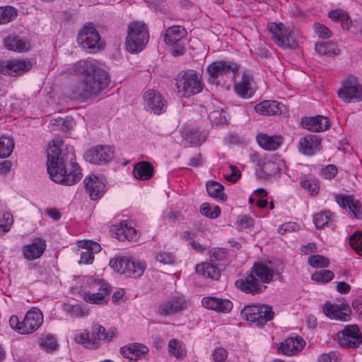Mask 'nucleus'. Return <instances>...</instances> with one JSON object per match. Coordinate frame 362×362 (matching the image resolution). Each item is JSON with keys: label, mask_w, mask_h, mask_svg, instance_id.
<instances>
[{"label": "nucleus", "mask_w": 362, "mask_h": 362, "mask_svg": "<svg viewBox=\"0 0 362 362\" xmlns=\"http://www.w3.org/2000/svg\"><path fill=\"white\" fill-rule=\"evenodd\" d=\"M63 141L54 139L47 149V173L54 182L71 186L82 177L81 170L76 162L74 148L67 146L61 149Z\"/></svg>", "instance_id": "nucleus-1"}, {"label": "nucleus", "mask_w": 362, "mask_h": 362, "mask_svg": "<svg viewBox=\"0 0 362 362\" xmlns=\"http://www.w3.org/2000/svg\"><path fill=\"white\" fill-rule=\"evenodd\" d=\"M76 75L83 76V79L75 84L71 92L74 100H86L103 91L109 84L107 74L95 60H81L73 67Z\"/></svg>", "instance_id": "nucleus-2"}, {"label": "nucleus", "mask_w": 362, "mask_h": 362, "mask_svg": "<svg viewBox=\"0 0 362 362\" xmlns=\"http://www.w3.org/2000/svg\"><path fill=\"white\" fill-rule=\"evenodd\" d=\"M274 270L263 262H255L250 271L235 282L237 288L246 294H261L267 288V284L274 281Z\"/></svg>", "instance_id": "nucleus-3"}, {"label": "nucleus", "mask_w": 362, "mask_h": 362, "mask_svg": "<svg viewBox=\"0 0 362 362\" xmlns=\"http://www.w3.org/2000/svg\"><path fill=\"white\" fill-rule=\"evenodd\" d=\"M175 81L177 93L184 98L198 94L203 90L202 76L194 70L180 71Z\"/></svg>", "instance_id": "nucleus-4"}, {"label": "nucleus", "mask_w": 362, "mask_h": 362, "mask_svg": "<svg viewBox=\"0 0 362 362\" xmlns=\"http://www.w3.org/2000/svg\"><path fill=\"white\" fill-rule=\"evenodd\" d=\"M42 323L43 315L36 307L31 308L22 320L16 315H12L9 319L11 327L21 334H28L35 332Z\"/></svg>", "instance_id": "nucleus-5"}, {"label": "nucleus", "mask_w": 362, "mask_h": 362, "mask_svg": "<svg viewBox=\"0 0 362 362\" xmlns=\"http://www.w3.org/2000/svg\"><path fill=\"white\" fill-rule=\"evenodd\" d=\"M149 40L146 24H129L125 39V48L132 54L141 52Z\"/></svg>", "instance_id": "nucleus-6"}, {"label": "nucleus", "mask_w": 362, "mask_h": 362, "mask_svg": "<svg viewBox=\"0 0 362 362\" xmlns=\"http://www.w3.org/2000/svg\"><path fill=\"white\" fill-rule=\"evenodd\" d=\"M240 66L234 62L219 60L214 62L207 67L209 74V82L213 84L219 85L221 78H230L233 81L235 80V76L239 71Z\"/></svg>", "instance_id": "nucleus-7"}, {"label": "nucleus", "mask_w": 362, "mask_h": 362, "mask_svg": "<svg viewBox=\"0 0 362 362\" xmlns=\"http://www.w3.org/2000/svg\"><path fill=\"white\" fill-rule=\"evenodd\" d=\"M240 314L243 319L259 327L264 326L274 317L272 307L265 304L246 305Z\"/></svg>", "instance_id": "nucleus-8"}, {"label": "nucleus", "mask_w": 362, "mask_h": 362, "mask_svg": "<svg viewBox=\"0 0 362 362\" xmlns=\"http://www.w3.org/2000/svg\"><path fill=\"white\" fill-rule=\"evenodd\" d=\"M267 29L274 42L282 48L295 49L297 42L294 28L291 24H267Z\"/></svg>", "instance_id": "nucleus-9"}, {"label": "nucleus", "mask_w": 362, "mask_h": 362, "mask_svg": "<svg viewBox=\"0 0 362 362\" xmlns=\"http://www.w3.org/2000/svg\"><path fill=\"white\" fill-rule=\"evenodd\" d=\"M77 42L90 53H95L105 48V43L100 40V36L93 24H84L77 36Z\"/></svg>", "instance_id": "nucleus-10"}, {"label": "nucleus", "mask_w": 362, "mask_h": 362, "mask_svg": "<svg viewBox=\"0 0 362 362\" xmlns=\"http://www.w3.org/2000/svg\"><path fill=\"white\" fill-rule=\"evenodd\" d=\"M87 282L92 289L98 286V292H86L83 295V300L92 304L104 305L107 303L111 292V286L100 279L93 276L88 277Z\"/></svg>", "instance_id": "nucleus-11"}, {"label": "nucleus", "mask_w": 362, "mask_h": 362, "mask_svg": "<svg viewBox=\"0 0 362 362\" xmlns=\"http://www.w3.org/2000/svg\"><path fill=\"white\" fill-rule=\"evenodd\" d=\"M338 95L343 101L350 103L352 100L359 101L362 99V86L358 78L351 75L346 78L338 90Z\"/></svg>", "instance_id": "nucleus-12"}, {"label": "nucleus", "mask_w": 362, "mask_h": 362, "mask_svg": "<svg viewBox=\"0 0 362 362\" xmlns=\"http://www.w3.org/2000/svg\"><path fill=\"white\" fill-rule=\"evenodd\" d=\"M338 342L341 347L356 349L362 344V336L356 325H347L338 333Z\"/></svg>", "instance_id": "nucleus-13"}, {"label": "nucleus", "mask_w": 362, "mask_h": 362, "mask_svg": "<svg viewBox=\"0 0 362 362\" xmlns=\"http://www.w3.org/2000/svg\"><path fill=\"white\" fill-rule=\"evenodd\" d=\"M144 105L146 110L155 115H160L167 109V101L157 90L148 89L143 95Z\"/></svg>", "instance_id": "nucleus-14"}, {"label": "nucleus", "mask_w": 362, "mask_h": 362, "mask_svg": "<svg viewBox=\"0 0 362 362\" xmlns=\"http://www.w3.org/2000/svg\"><path fill=\"white\" fill-rule=\"evenodd\" d=\"M32 68L29 61L21 59H9L0 61V74L16 77L28 71Z\"/></svg>", "instance_id": "nucleus-15"}, {"label": "nucleus", "mask_w": 362, "mask_h": 362, "mask_svg": "<svg viewBox=\"0 0 362 362\" xmlns=\"http://www.w3.org/2000/svg\"><path fill=\"white\" fill-rule=\"evenodd\" d=\"M113 151L106 145H98L86 151L85 160L92 164L104 165L112 160Z\"/></svg>", "instance_id": "nucleus-16"}, {"label": "nucleus", "mask_w": 362, "mask_h": 362, "mask_svg": "<svg viewBox=\"0 0 362 362\" xmlns=\"http://www.w3.org/2000/svg\"><path fill=\"white\" fill-rule=\"evenodd\" d=\"M83 183L86 191L92 200L100 199L105 191L106 185L103 177L89 175L84 179Z\"/></svg>", "instance_id": "nucleus-17"}, {"label": "nucleus", "mask_w": 362, "mask_h": 362, "mask_svg": "<svg viewBox=\"0 0 362 362\" xmlns=\"http://www.w3.org/2000/svg\"><path fill=\"white\" fill-rule=\"evenodd\" d=\"M46 247L47 243L44 238L40 237L35 238L29 244L23 246V256L28 261L37 259L43 255Z\"/></svg>", "instance_id": "nucleus-18"}, {"label": "nucleus", "mask_w": 362, "mask_h": 362, "mask_svg": "<svg viewBox=\"0 0 362 362\" xmlns=\"http://www.w3.org/2000/svg\"><path fill=\"white\" fill-rule=\"evenodd\" d=\"M131 221H122L119 225L115 226V238L121 241L136 242L141 233L132 226Z\"/></svg>", "instance_id": "nucleus-19"}, {"label": "nucleus", "mask_w": 362, "mask_h": 362, "mask_svg": "<svg viewBox=\"0 0 362 362\" xmlns=\"http://www.w3.org/2000/svg\"><path fill=\"white\" fill-rule=\"evenodd\" d=\"M321 142L319 136L309 134L300 139L298 149L305 156H313L320 150Z\"/></svg>", "instance_id": "nucleus-20"}, {"label": "nucleus", "mask_w": 362, "mask_h": 362, "mask_svg": "<svg viewBox=\"0 0 362 362\" xmlns=\"http://www.w3.org/2000/svg\"><path fill=\"white\" fill-rule=\"evenodd\" d=\"M335 201L352 217H354L357 219L362 218V206L359 201L354 199L351 197L346 194L336 195Z\"/></svg>", "instance_id": "nucleus-21"}, {"label": "nucleus", "mask_w": 362, "mask_h": 362, "mask_svg": "<svg viewBox=\"0 0 362 362\" xmlns=\"http://www.w3.org/2000/svg\"><path fill=\"white\" fill-rule=\"evenodd\" d=\"M187 308V301L182 297H173L160 304L158 308V313L162 316L173 315Z\"/></svg>", "instance_id": "nucleus-22"}, {"label": "nucleus", "mask_w": 362, "mask_h": 362, "mask_svg": "<svg viewBox=\"0 0 362 362\" xmlns=\"http://www.w3.org/2000/svg\"><path fill=\"white\" fill-rule=\"evenodd\" d=\"M149 351L148 348L141 343L129 344L120 349V354L130 362H137Z\"/></svg>", "instance_id": "nucleus-23"}, {"label": "nucleus", "mask_w": 362, "mask_h": 362, "mask_svg": "<svg viewBox=\"0 0 362 362\" xmlns=\"http://www.w3.org/2000/svg\"><path fill=\"white\" fill-rule=\"evenodd\" d=\"M301 122L304 128L317 132H324L330 126L329 119L322 115L303 117Z\"/></svg>", "instance_id": "nucleus-24"}, {"label": "nucleus", "mask_w": 362, "mask_h": 362, "mask_svg": "<svg viewBox=\"0 0 362 362\" xmlns=\"http://www.w3.org/2000/svg\"><path fill=\"white\" fill-rule=\"evenodd\" d=\"M253 82L252 76L248 72L244 71L241 81L234 85L235 93L243 98H251L255 93L252 88Z\"/></svg>", "instance_id": "nucleus-25"}, {"label": "nucleus", "mask_w": 362, "mask_h": 362, "mask_svg": "<svg viewBox=\"0 0 362 362\" xmlns=\"http://www.w3.org/2000/svg\"><path fill=\"white\" fill-rule=\"evenodd\" d=\"M202 303L207 309L223 313H229L233 308V303L230 300L216 297H204Z\"/></svg>", "instance_id": "nucleus-26"}, {"label": "nucleus", "mask_w": 362, "mask_h": 362, "mask_svg": "<svg viewBox=\"0 0 362 362\" xmlns=\"http://www.w3.org/2000/svg\"><path fill=\"white\" fill-rule=\"evenodd\" d=\"M305 341L300 337H290L278 346L281 352L287 356H293L300 351L305 346Z\"/></svg>", "instance_id": "nucleus-27"}, {"label": "nucleus", "mask_w": 362, "mask_h": 362, "mask_svg": "<svg viewBox=\"0 0 362 362\" xmlns=\"http://www.w3.org/2000/svg\"><path fill=\"white\" fill-rule=\"evenodd\" d=\"M255 110L263 115H277L284 112L285 106L275 100H264L256 105Z\"/></svg>", "instance_id": "nucleus-28"}, {"label": "nucleus", "mask_w": 362, "mask_h": 362, "mask_svg": "<svg viewBox=\"0 0 362 362\" xmlns=\"http://www.w3.org/2000/svg\"><path fill=\"white\" fill-rule=\"evenodd\" d=\"M4 41L5 47L8 50L16 52H25L30 49V42L18 36L7 37L4 40Z\"/></svg>", "instance_id": "nucleus-29"}, {"label": "nucleus", "mask_w": 362, "mask_h": 362, "mask_svg": "<svg viewBox=\"0 0 362 362\" xmlns=\"http://www.w3.org/2000/svg\"><path fill=\"white\" fill-rule=\"evenodd\" d=\"M133 174L137 180H148L153 176L154 168L148 161H141L134 165Z\"/></svg>", "instance_id": "nucleus-30"}, {"label": "nucleus", "mask_w": 362, "mask_h": 362, "mask_svg": "<svg viewBox=\"0 0 362 362\" xmlns=\"http://www.w3.org/2000/svg\"><path fill=\"white\" fill-rule=\"evenodd\" d=\"M196 272L199 275L204 276L205 278L214 280H217L221 276V269L212 262L197 264Z\"/></svg>", "instance_id": "nucleus-31"}, {"label": "nucleus", "mask_w": 362, "mask_h": 362, "mask_svg": "<svg viewBox=\"0 0 362 362\" xmlns=\"http://www.w3.org/2000/svg\"><path fill=\"white\" fill-rule=\"evenodd\" d=\"M187 35L186 28L180 25H173L165 30L164 42L166 44L175 43L182 41Z\"/></svg>", "instance_id": "nucleus-32"}, {"label": "nucleus", "mask_w": 362, "mask_h": 362, "mask_svg": "<svg viewBox=\"0 0 362 362\" xmlns=\"http://www.w3.org/2000/svg\"><path fill=\"white\" fill-rule=\"evenodd\" d=\"M257 141L262 148L267 151H274L281 144L282 138L280 136L259 134L257 136Z\"/></svg>", "instance_id": "nucleus-33"}, {"label": "nucleus", "mask_w": 362, "mask_h": 362, "mask_svg": "<svg viewBox=\"0 0 362 362\" xmlns=\"http://www.w3.org/2000/svg\"><path fill=\"white\" fill-rule=\"evenodd\" d=\"M257 166L262 175L265 177H272L279 173V165L269 158L259 160Z\"/></svg>", "instance_id": "nucleus-34"}, {"label": "nucleus", "mask_w": 362, "mask_h": 362, "mask_svg": "<svg viewBox=\"0 0 362 362\" xmlns=\"http://www.w3.org/2000/svg\"><path fill=\"white\" fill-rule=\"evenodd\" d=\"M323 312L330 319L339 320L340 321L346 320L347 313L343 312L337 305L325 304Z\"/></svg>", "instance_id": "nucleus-35"}, {"label": "nucleus", "mask_w": 362, "mask_h": 362, "mask_svg": "<svg viewBox=\"0 0 362 362\" xmlns=\"http://www.w3.org/2000/svg\"><path fill=\"white\" fill-rule=\"evenodd\" d=\"M63 309L66 314L72 318L86 317L88 314V310L78 303H64L63 305Z\"/></svg>", "instance_id": "nucleus-36"}, {"label": "nucleus", "mask_w": 362, "mask_h": 362, "mask_svg": "<svg viewBox=\"0 0 362 362\" xmlns=\"http://www.w3.org/2000/svg\"><path fill=\"white\" fill-rule=\"evenodd\" d=\"M315 50L320 55H326L329 57L339 55L340 52L337 45L330 41L316 43Z\"/></svg>", "instance_id": "nucleus-37"}, {"label": "nucleus", "mask_w": 362, "mask_h": 362, "mask_svg": "<svg viewBox=\"0 0 362 362\" xmlns=\"http://www.w3.org/2000/svg\"><path fill=\"white\" fill-rule=\"evenodd\" d=\"M18 11L12 6H0V23H10L21 20Z\"/></svg>", "instance_id": "nucleus-38"}, {"label": "nucleus", "mask_w": 362, "mask_h": 362, "mask_svg": "<svg viewBox=\"0 0 362 362\" xmlns=\"http://www.w3.org/2000/svg\"><path fill=\"white\" fill-rule=\"evenodd\" d=\"M127 264V276L133 278L141 276L146 267L145 262L129 258Z\"/></svg>", "instance_id": "nucleus-39"}, {"label": "nucleus", "mask_w": 362, "mask_h": 362, "mask_svg": "<svg viewBox=\"0 0 362 362\" xmlns=\"http://www.w3.org/2000/svg\"><path fill=\"white\" fill-rule=\"evenodd\" d=\"M223 189V186L218 182L211 181L206 184V190L210 197L225 202L227 197L224 194Z\"/></svg>", "instance_id": "nucleus-40"}, {"label": "nucleus", "mask_w": 362, "mask_h": 362, "mask_svg": "<svg viewBox=\"0 0 362 362\" xmlns=\"http://www.w3.org/2000/svg\"><path fill=\"white\" fill-rule=\"evenodd\" d=\"M184 141L191 146H199L204 141V136L197 130L187 129L183 133Z\"/></svg>", "instance_id": "nucleus-41"}, {"label": "nucleus", "mask_w": 362, "mask_h": 362, "mask_svg": "<svg viewBox=\"0 0 362 362\" xmlns=\"http://www.w3.org/2000/svg\"><path fill=\"white\" fill-rule=\"evenodd\" d=\"M13 138L9 136L0 137V158H6L11 156L14 148Z\"/></svg>", "instance_id": "nucleus-42"}, {"label": "nucleus", "mask_w": 362, "mask_h": 362, "mask_svg": "<svg viewBox=\"0 0 362 362\" xmlns=\"http://www.w3.org/2000/svg\"><path fill=\"white\" fill-rule=\"evenodd\" d=\"M74 339L76 343L83 344L88 349H96L98 347L97 341L90 339L88 331L75 334Z\"/></svg>", "instance_id": "nucleus-43"}, {"label": "nucleus", "mask_w": 362, "mask_h": 362, "mask_svg": "<svg viewBox=\"0 0 362 362\" xmlns=\"http://www.w3.org/2000/svg\"><path fill=\"white\" fill-rule=\"evenodd\" d=\"M113 332H107L105 328L99 324H95L92 327V337L95 339L110 341Z\"/></svg>", "instance_id": "nucleus-44"}, {"label": "nucleus", "mask_w": 362, "mask_h": 362, "mask_svg": "<svg viewBox=\"0 0 362 362\" xmlns=\"http://www.w3.org/2000/svg\"><path fill=\"white\" fill-rule=\"evenodd\" d=\"M168 352L171 356H174L177 358H183L185 355L181 341L177 339H172L169 341Z\"/></svg>", "instance_id": "nucleus-45"}, {"label": "nucleus", "mask_w": 362, "mask_h": 362, "mask_svg": "<svg viewBox=\"0 0 362 362\" xmlns=\"http://www.w3.org/2000/svg\"><path fill=\"white\" fill-rule=\"evenodd\" d=\"M38 344L41 349L47 352L56 350L57 346L56 339L49 334L39 338Z\"/></svg>", "instance_id": "nucleus-46"}, {"label": "nucleus", "mask_w": 362, "mask_h": 362, "mask_svg": "<svg viewBox=\"0 0 362 362\" xmlns=\"http://www.w3.org/2000/svg\"><path fill=\"white\" fill-rule=\"evenodd\" d=\"M334 277V273L330 270H321L313 273L311 276L313 281L317 283L326 284L332 281Z\"/></svg>", "instance_id": "nucleus-47"}, {"label": "nucleus", "mask_w": 362, "mask_h": 362, "mask_svg": "<svg viewBox=\"0 0 362 362\" xmlns=\"http://www.w3.org/2000/svg\"><path fill=\"white\" fill-rule=\"evenodd\" d=\"M332 220L330 211H325L315 214L313 216V222L317 228H322Z\"/></svg>", "instance_id": "nucleus-48"}, {"label": "nucleus", "mask_w": 362, "mask_h": 362, "mask_svg": "<svg viewBox=\"0 0 362 362\" xmlns=\"http://www.w3.org/2000/svg\"><path fill=\"white\" fill-rule=\"evenodd\" d=\"M328 17L332 21H339L340 23H352L348 13L342 9H334L328 13Z\"/></svg>", "instance_id": "nucleus-49"}, {"label": "nucleus", "mask_w": 362, "mask_h": 362, "mask_svg": "<svg viewBox=\"0 0 362 362\" xmlns=\"http://www.w3.org/2000/svg\"><path fill=\"white\" fill-rule=\"evenodd\" d=\"M200 213L207 218L214 219L220 216L221 209L218 206L211 209L209 203H204L200 206Z\"/></svg>", "instance_id": "nucleus-50"}, {"label": "nucleus", "mask_w": 362, "mask_h": 362, "mask_svg": "<svg viewBox=\"0 0 362 362\" xmlns=\"http://www.w3.org/2000/svg\"><path fill=\"white\" fill-rule=\"evenodd\" d=\"M300 184L301 187L309 191L312 195H315L319 192L320 185L315 180L305 177L300 180Z\"/></svg>", "instance_id": "nucleus-51"}, {"label": "nucleus", "mask_w": 362, "mask_h": 362, "mask_svg": "<svg viewBox=\"0 0 362 362\" xmlns=\"http://www.w3.org/2000/svg\"><path fill=\"white\" fill-rule=\"evenodd\" d=\"M349 244L358 255H362V233L356 231L349 238Z\"/></svg>", "instance_id": "nucleus-52"}, {"label": "nucleus", "mask_w": 362, "mask_h": 362, "mask_svg": "<svg viewBox=\"0 0 362 362\" xmlns=\"http://www.w3.org/2000/svg\"><path fill=\"white\" fill-rule=\"evenodd\" d=\"M308 264L314 268H322L327 267L329 264V261L322 255H315L308 257Z\"/></svg>", "instance_id": "nucleus-53"}, {"label": "nucleus", "mask_w": 362, "mask_h": 362, "mask_svg": "<svg viewBox=\"0 0 362 362\" xmlns=\"http://www.w3.org/2000/svg\"><path fill=\"white\" fill-rule=\"evenodd\" d=\"M129 262V258L126 257H117L115 259V272L124 274L127 276V267Z\"/></svg>", "instance_id": "nucleus-54"}, {"label": "nucleus", "mask_w": 362, "mask_h": 362, "mask_svg": "<svg viewBox=\"0 0 362 362\" xmlns=\"http://www.w3.org/2000/svg\"><path fill=\"white\" fill-rule=\"evenodd\" d=\"M214 125H219L227 123L226 112L223 111L215 110L210 113L209 116Z\"/></svg>", "instance_id": "nucleus-55"}, {"label": "nucleus", "mask_w": 362, "mask_h": 362, "mask_svg": "<svg viewBox=\"0 0 362 362\" xmlns=\"http://www.w3.org/2000/svg\"><path fill=\"white\" fill-rule=\"evenodd\" d=\"M228 255L226 248H214L211 250L210 260L212 262L216 261H223L226 259Z\"/></svg>", "instance_id": "nucleus-56"}, {"label": "nucleus", "mask_w": 362, "mask_h": 362, "mask_svg": "<svg viewBox=\"0 0 362 362\" xmlns=\"http://www.w3.org/2000/svg\"><path fill=\"white\" fill-rule=\"evenodd\" d=\"M78 246L81 249H88L89 251L93 252V255L100 252L101 250L100 245L93 240L78 241Z\"/></svg>", "instance_id": "nucleus-57"}, {"label": "nucleus", "mask_w": 362, "mask_h": 362, "mask_svg": "<svg viewBox=\"0 0 362 362\" xmlns=\"http://www.w3.org/2000/svg\"><path fill=\"white\" fill-rule=\"evenodd\" d=\"M315 32L320 38L327 39L332 35V31L325 24H314Z\"/></svg>", "instance_id": "nucleus-58"}, {"label": "nucleus", "mask_w": 362, "mask_h": 362, "mask_svg": "<svg viewBox=\"0 0 362 362\" xmlns=\"http://www.w3.org/2000/svg\"><path fill=\"white\" fill-rule=\"evenodd\" d=\"M83 250H84L80 251V259L78 261V264H92L94 260V255H93V252L89 251L88 249Z\"/></svg>", "instance_id": "nucleus-59"}, {"label": "nucleus", "mask_w": 362, "mask_h": 362, "mask_svg": "<svg viewBox=\"0 0 362 362\" xmlns=\"http://www.w3.org/2000/svg\"><path fill=\"white\" fill-rule=\"evenodd\" d=\"M156 259L162 264H172L175 260V255L172 252H160L156 255Z\"/></svg>", "instance_id": "nucleus-60"}, {"label": "nucleus", "mask_w": 362, "mask_h": 362, "mask_svg": "<svg viewBox=\"0 0 362 362\" xmlns=\"http://www.w3.org/2000/svg\"><path fill=\"white\" fill-rule=\"evenodd\" d=\"M173 47L171 48V54L174 57H179L184 54L185 52V45L182 41L170 44Z\"/></svg>", "instance_id": "nucleus-61"}, {"label": "nucleus", "mask_w": 362, "mask_h": 362, "mask_svg": "<svg viewBox=\"0 0 362 362\" xmlns=\"http://www.w3.org/2000/svg\"><path fill=\"white\" fill-rule=\"evenodd\" d=\"M337 168L334 165H328L325 168L322 170V176L325 179H332L337 174Z\"/></svg>", "instance_id": "nucleus-62"}, {"label": "nucleus", "mask_w": 362, "mask_h": 362, "mask_svg": "<svg viewBox=\"0 0 362 362\" xmlns=\"http://www.w3.org/2000/svg\"><path fill=\"white\" fill-rule=\"evenodd\" d=\"M228 356V352L223 348L216 349L212 354L213 359L216 362H223Z\"/></svg>", "instance_id": "nucleus-63"}, {"label": "nucleus", "mask_w": 362, "mask_h": 362, "mask_svg": "<svg viewBox=\"0 0 362 362\" xmlns=\"http://www.w3.org/2000/svg\"><path fill=\"white\" fill-rule=\"evenodd\" d=\"M342 29L362 35V24H341Z\"/></svg>", "instance_id": "nucleus-64"}]
</instances>
